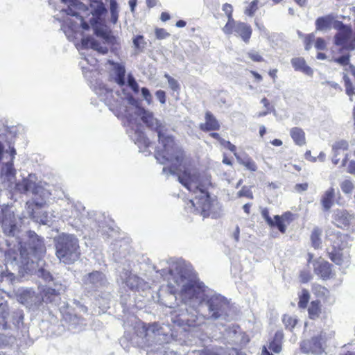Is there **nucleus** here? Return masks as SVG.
<instances>
[{"mask_svg": "<svg viewBox=\"0 0 355 355\" xmlns=\"http://www.w3.org/2000/svg\"><path fill=\"white\" fill-rule=\"evenodd\" d=\"M270 234L273 237H277L279 233L284 234L287 228L285 223H268Z\"/></svg>", "mask_w": 355, "mask_h": 355, "instance_id": "obj_28", "label": "nucleus"}, {"mask_svg": "<svg viewBox=\"0 0 355 355\" xmlns=\"http://www.w3.org/2000/svg\"><path fill=\"white\" fill-rule=\"evenodd\" d=\"M348 146L349 145L347 141L340 140L336 142L332 146V151L333 153H338V150H347L348 148Z\"/></svg>", "mask_w": 355, "mask_h": 355, "instance_id": "obj_38", "label": "nucleus"}, {"mask_svg": "<svg viewBox=\"0 0 355 355\" xmlns=\"http://www.w3.org/2000/svg\"><path fill=\"white\" fill-rule=\"evenodd\" d=\"M14 218L13 211L8 206H0V222H12Z\"/></svg>", "mask_w": 355, "mask_h": 355, "instance_id": "obj_25", "label": "nucleus"}, {"mask_svg": "<svg viewBox=\"0 0 355 355\" xmlns=\"http://www.w3.org/2000/svg\"><path fill=\"white\" fill-rule=\"evenodd\" d=\"M283 338H284L283 332L277 331L275 335L273 341H277V342L282 343Z\"/></svg>", "mask_w": 355, "mask_h": 355, "instance_id": "obj_60", "label": "nucleus"}, {"mask_svg": "<svg viewBox=\"0 0 355 355\" xmlns=\"http://www.w3.org/2000/svg\"><path fill=\"white\" fill-rule=\"evenodd\" d=\"M269 349L273 352L278 354L282 351V343L272 340L269 345Z\"/></svg>", "mask_w": 355, "mask_h": 355, "instance_id": "obj_45", "label": "nucleus"}, {"mask_svg": "<svg viewBox=\"0 0 355 355\" xmlns=\"http://www.w3.org/2000/svg\"><path fill=\"white\" fill-rule=\"evenodd\" d=\"M169 273V286L175 292L179 291L184 304L200 315L186 319L189 327L200 326L204 319H226L229 316L230 305L227 299L213 293L203 283L191 279L184 262L173 263Z\"/></svg>", "mask_w": 355, "mask_h": 355, "instance_id": "obj_2", "label": "nucleus"}, {"mask_svg": "<svg viewBox=\"0 0 355 355\" xmlns=\"http://www.w3.org/2000/svg\"><path fill=\"white\" fill-rule=\"evenodd\" d=\"M347 172L355 175V161L352 160L349 162V164L347 168Z\"/></svg>", "mask_w": 355, "mask_h": 355, "instance_id": "obj_56", "label": "nucleus"}, {"mask_svg": "<svg viewBox=\"0 0 355 355\" xmlns=\"http://www.w3.org/2000/svg\"><path fill=\"white\" fill-rule=\"evenodd\" d=\"M315 47L318 50H324L326 48V43L322 38L318 37L315 43Z\"/></svg>", "mask_w": 355, "mask_h": 355, "instance_id": "obj_54", "label": "nucleus"}, {"mask_svg": "<svg viewBox=\"0 0 355 355\" xmlns=\"http://www.w3.org/2000/svg\"><path fill=\"white\" fill-rule=\"evenodd\" d=\"M300 281L302 283H306L311 279V275L309 271H302L300 275Z\"/></svg>", "mask_w": 355, "mask_h": 355, "instance_id": "obj_52", "label": "nucleus"}, {"mask_svg": "<svg viewBox=\"0 0 355 355\" xmlns=\"http://www.w3.org/2000/svg\"><path fill=\"white\" fill-rule=\"evenodd\" d=\"M261 215L266 222H274L269 214L268 209L264 207H260Z\"/></svg>", "mask_w": 355, "mask_h": 355, "instance_id": "obj_46", "label": "nucleus"}, {"mask_svg": "<svg viewBox=\"0 0 355 355\" xmlns=\"http://www.w3.org/2000/svg\"><path fill=\"white\" fill-rule=\"evenodd\" d=\"M134 46L139 51H142L146 46V42L144 41L142 35H137L133 39Z\"/></svg>", "mask_w": 355, "mask_h": 355, "instance_id": "obj_37", "label": "nucleus"}, {"mask_svg": "<svg viewBox=\"0 0 355 355\" xmlns=\"http://www.w3.org/2000/svg\"><path fill=\"white\" fill-rule=\"evenodd\" d=\"M238 197H245L249 199L253 198V194L250 187L244 186L242 189L237 193Z\"/></svg>", "mask_w": 355, "mask_h": 355, "instance_id": "obj_40", "label": "nucleus"}, {"mask_svg": "<svg viewBox=\"0 0 355 355\" xmlns=\"http://www.w3.org/2000/svg\"><path fill=\"white\" fill-rule=\"evenodd\" d=\"M310 295L307 290L302 289L301 293L299 295V302L298 306L300 308H305L307 305V303L309 300Z\"/></svg>", "mask_w": 355, "mask_h": 355, "instance_id": "obj_34", "label": "nucleus"}, {"mask_svg": "<svg viewBox=\"0 0 355 355\" xmlns=\"http://www.w3.org/2000/svg\"><path fill=\"white\" fill-rule=\"evenodd\" d=\"M297 220L296 216L290 211H287L282 215V220L285 221H293Z\"/></svg>", "mask_w": 355, "mask_h": 355, "instance_id": "obj_49", "label": "nucleus"}, {"mask_svg": "<svg viewBox=\"0 0 355 355\" xmlns=\"http://www.w3.org/2000/svg\"><path fill=\"white\" fill-rule=\"evenodd\" d=\"M105 11V8L102 2L95 1L90 4L89 8H86L83 3L76 1L66 9V12L68 15L76 17L79 23H74L70 19H67L62 24V29L66 36L70 38V31L72 33H76L79 26H81L84 30H88L91 25L95 34L100 37L103 42L101 44L92 37L83 38L80 49H92L102 55H105L108 52L107 45H114L117 42L115 37L111 35L104 29L99 28L101 24V16Z\"/></svg>", "mask_w": 355, "mask_h": 355, "instance_id": "obj_3", "label": "nucleus"}, {"mask_svg": "<svg viewBox=\"0 0 355 355\" xmlns=\"http://www.w3.org/2000/svg\"><path fill=\"white\" fill-rule=\"evenodd\" d=\"M129 6L130 7V10L132 12H135V8L137 6V0H130L129 1Z\"/></svg>", "mask_w": 355, "mask_h": 355, "instance_id": "obj_62", "label": "nucleus"}, {"mask_svg": "<svg viewBox=\"0 0 355 355\" xmlns=\"http://www.w3.org/2000/svg\"><path fill=\"white\" fill-rule=\"evenodd\" d=\"M147 6L149 8H153L157 4V0H146Z\"/></svg>", "mask_w": 355, "mask_h": 355, "instance_id": "obj_63", "label": "nucleus"}, {"mask_svg": "<svg viewBox=\"0 0 355 355\" xmlns=\"http://www.w3.org/2000/svg\"><path fill=\"white\" fill-rule=\"evenodd\" d=\"M345 85L346 87V93L349 96H352L354 94V87L352 82L350 81L349 77L346 75L343 77Z\"/></svg>", "mask_w": 355, "mask_h": 355, "instance_id": "obj_43", "label": "nucleus"}, {"mask_svg": "<svg viewBox=\"0 0 355 355\" xmlns=\"http://www.w3.org/2000/svg\"><path fill=\"white\" fill-rule=\"evenodd\" d=\"M94 91L101 100L106 105H112L111 98L113 96L112 89L107 88L104 85L100 84L98 87H95Z\"/></svg>", "mask_w": 355, "mask_h": 355, "instance_id": "obj_17", "label": "nucleus"}, {"mask_svg": "<svg viewBox=\"0 0 355 355\" xmlns=\"http://www.w3.org/2000/svg\"><path fill=\"white\" fill-rule=\"evenodd\" d=\"M164 77L167 79L169 87L173 91L180 90V84L178 80L166 73Z\"/></svg>", "mask_w": 355, "mask_h": 355, "instance_id": "obj_39", "label": "nucleus"}, {"mask_svg": "<svg viewBox=\"0 0 355 355\" xmlns=\"http://www.w3.org/2000/svg\"><path fill=\"white\" fill-rule=\"evenodd\" d=\"M227 17V21L225 26L223 28V31H227L231 26L234 24L237 21H235L232 17V13L230 14H226Z\"/></svg>", "mask_w": 355, "mask_h": 355, "instance_id": "obj_48", "label": "nucleus"}, {"mask_svg": "<svg viewBox=\"0 0 355 355\" xmlns=\"http://www.w3.org/2000/svg\"><path fill=\"white\" fill-rule=\"evenodd\" d=\"M308 189V184L307 183H303V184H297L295 186V190L297 192H301L307 190Z\"/></svg>", "mask_w": 355, "mask_h": 355, "instance_id": "obj_57", "label": "nucleus"}, {"mask_svg": "<svg viewBox=\"0 0 355 355\" xmlns=\"http://www.w3.org/2000/svg\"><path fill=\"white\" fill-rule=\"evenodd\" d=\"M234 155L236 157L237 161L242 165H243L247 169L251 171H256L257 169V164L255 162L249 157L245 156L244 157H241L239 156L236 153H234Z\"/></svg>", "mask_w": 355, "mask_h": 355, "instance_id": "obj_24", "label": "nucleus"}, {"mask_svg": "<svg viewBox=\"0 0 355 355\" xmlns=\"http://www.w3.org/2000/svg\"><path fill=\"white\" fill-rule=\"evenodd\" d=\"M322 230L319 228H314L311 235V245L315 249H319L322 247Z\"/></svg>", "mask_w": 355, "mask_h": 355, "instance_id": "obj_27", "label": "nucleus"}, {"mask_svg": "<svg viewBox=\"0 0 355 355\" xmlns=\"http://www.w3.org/2000/svg\"><path fill=\"white\" fill-rule=\"evenodd\" d=\"M314 35L313 34H309L306 35L304 39V43H305V49L306 51H309L311 48V43L314 40Z\"/></svg>", "mask_w": 355, "mask_h": 355, "instance_id": "obj_50", "label": "nucleus"}, {"mask_svg": "<svg viewBox=\"0 0 355 355\" xmlns=\"http://www.w3.org/2000/svg\"><path fill=\"white\" fill-rule=\"evenodd\" d=\"M155 96L159 101L162 104H164L166 103V93L163 90H158L155 93Z\"/></svg>", "mask_w": 355, "mask_h": 355, "instance_id": "obj_53", "label": "nucleus"}, {"mask_svg": "<svg viewBox=\"0 0 355 355\" xmlns=\"http://www.w3.org/2000/svg\"><path fill=\"white\" fill-rule=\"evenodd\" d=\"M110 4L111 14L110 20L113 24H116L119 17L118 3L116 0H110Z\"/></svg>", "mask_w": 355, "mask_h": 355, "instance_id": "obj_32", "label": "nucleus"}, {"mask_svg": "<svg viewBox=\"0 0 355 355\" xmlns=\"http://www.w3.org/2000/svg\"><path fill=\"white\" fill-rule=\"evenodd\" d=\"M258 0L252 1L250 4L245 10V14L248 16H253L257 10L258 9Z\"/></svg>", "mask_w": 355, "mask_h": 355, "instance_id": "obj_35", "label": "nucleus"}, {"mask_svg": "<svg viewBox=\"0 0 355 355\" xmlns=\"http://www.w3.org/2000/svg\"><path fill=\"white\" fill-rule=\"evenodd\" d=\"M155 36L158 40H164L170 36V33H168L164 28H157L155 29Z\"/></svg>", "mask_w": 355, "mask_h": 355, "instance_id": "obj_44", "label": "nucleus"}, {"mask_svg": "<svg viewBox=\"0 0 355 355\" xmlns=\"http://www.w3.org/2000/svg\"><path fill=\"white\" fill-rule=\"evenodd\" d=\"M141 94L144 99L146 101L148 105H150L153 102V96L149 91V89L146 87H142L141 89Z\"/></svg>", "mask_w": 355, "mask_h": 355, "instance_id": "obj_42", "label": "nucleus"}, {"mask_svg": "<svg viewBox=\"0 0 355 355\" xmlns=\"http://www.w3.org/2000/svg\"><path fill=\"white\" fill-rule=\"evenodd\" d=\"M334 20L335 17L331 14L318 17L315 21L316 30L319 31L329 30Z\"/></svg>", "mask_w": 355, "mask_h": 355, "instance_id": "obj_16", "label": "nucleus"}, {"mask_svg": "<svg viewBox=\"0 0 355 355\" xmlns=\"http://www.w3.org/2000/svg\"><path fill=\"white\" fill-rule=\"evenodd\" d=\"M120 279L122 282L125 283L131 290H145L148 287V284L143 279L127 270L122 272L120 275Z\"/></svg>", "mask_w": 355, "mask_h": 355, "instance_id": "obj_10", "label": "nucleus"}, {"mask_svg": "<svg viewBox=\"0 0 355 355\" xmlns=\"http://www.w3.org/2000/svg\"><path fill=\"white\" fill-rule=\"evenodd\" d=\"M313 265L314 273L322 279H330L333 277L331 265L324 259L320 258L314 260Z\"/></svg>", "mask_w": 355, "mask_h": 355, "instance_id": "obj_11", "label": "nucleus"}, {"mask_svg": "<svg viewBox=\"0 0 355 355\" xmlns=\"http://www.w3.org/2000/svg\"><path fill=\"white\" fill-rule=\"evenodd\" d=\"M322 85H328L331 87L335 89L336 90H340L341 91V88L339 86V85L335 82L333 81H325L322 83Z\"/></svg>", "mask_w": 355, "mask_h": 355, "instance_id": "obj_58", "label": "nucleus"}, {"mask_svg": "<svg viewBox=\"0 0 355 355\" xmlns=\"http://www.w3.org/2000/svg\"><path fill=\"white\" fill-rule=\"evenodd\" d=\"M291 64L296 71H300L306 75L313 74L312 69L306 64V62L302 58H295L291 60Z\"/></svg>", "mask_w": 355, "mask_h": 355, "instance_id": "obj_20", "label": "nucleus"}, {"mask_svg": "<svg viewBox=\"0 0 355 355\" xmlns=\"http://www.w3.org/2000/svg\"><path fill=\"white\" fill-rule=\"evenodd\" d=\"M339 228L334 223L327 230L325 243L331 260L336 264L346 268L349 267L351 262L350 240L347 234L340 232Z\"/></svg>", "mask_w": 355, "mask_h": 355, "instance_id": "obj_5", "label": "nucleus"}, {"mask_svg": "<svg viewBox=\"0 0 355 355\" xmlns=\"http://www.w3.org/2000/svg\"><path fill=\"white\" fill-rule=\"evenodd\" d=\"M128 85L135 93L137 94L139 92V86L130 73L128 75Z\"/></svg>", "mask_w": 355, "mask_h": 355, "instance_id": "obj_36", "label": "nucleus"}, {"mask_svg": "<svg viewBox=\"0 0 355 355\" xmlns=\"http://www.w3.org/2000/svg\"><path fill=\"white\" fill-rule=\"evenodd\" d=\"M250 73L253 75V76L258 80H262V76L254 71H251Z\"/></svg>", "mask_w": 355, "mask_h": 355, "instance_id": "obj_64", "label": "nucleus"}, {"mask_svg": "<svg viewBox=\"0 0 355 355\" xmlns=\"http://www.w3.org/2000/svg\"><path fill=\"white\" fill-rule=\"evenodd\" d=\"M37 177L34 174H29L26 178H23L21 182L15 183V178L12 180V187H8L9 182L4 181L5 187L10 189H15L21 193L31 192L33 194L39 193L40 187L37 184Z\"/></svg>", "mask_w": 355, "mask_h": 355, "instance_id": "obj_8", "label": "nucleus"}, {"mask_svg": "<svg viewBox=\"0 0 355 355\" xmlns=\"http://www.w3.org/2000/svg\"><path fill=\"white\" fill-rule=\"evenodd\" d=\"M27 237L28 240L24 245L20 243L19 257H15L14 259L18 263L19 267L26 272L35 271L39 277L49 283L53 280L50 272L42 267L36 270L42 264L40 257L46 251L44 242L37 234L32 231L27 232Z\"/></svg>", "mask_w": 355, "mask_h": 355, "instance_id": "obj_4", "label": "nucleus"}, {"mask_svg": "<svg viewBox=\"0 0 355 355\" xmlns=\"http://www.w3.org/2000/svg\"><path fill=\"white\" fill-rule=\"evenodd\" d=\"M312 292L318 297H326L329 294V291L319 284L313 285Z\"/></svg>", "mask_w": 355, "mask_h": 355, "instance_id": "obj_33", "label": "nucleus"}, {"mask_svg": "<svg viewBox=\"0 0 355 355\" xmlns=\"http://www.w3.org/2000/svg\"><path fill=\"white\" fill-rule=\"evenodd\" d=\"M252 32V28L249 24L238 21L223 33L226 35L234 34L240 37L244 42L248 43L251 37Z\"/></svg>", "mask_w": 355, "mask_h": 355, "instance_id": "obj_9", "label": "nucleus"}, {"mask_svg": "<svg viewBox=\"0 0 355 355\" xmlns=\"http://www.w3.org/2000/svg\"><path fill=\"white\" fill-rule=\"evenodd\" d=\"M223 11H224L225 14L232 13V12H233L232 6L231 4H229V3H225L223 6Z\"/></svg>", "mask_w": 355, "mask_h": 355, "instance_id": "obj_59", "label": "nucleus"}, {"mask_svg": "<svg viewBox=\"0 0 355 355\" xmlns=\"http://www.w3.org/2000/svg\"><path fill=\"white\" fill-rule=\"evenodd\" d=\"M45 204V202L42 200L40 202L35 201L33 202H27L26 204V210L28 214V216H24V218H30V219H35L36 216H35V207L37 208L42 207Z\"/></svg>", "mask_w": 355, "mask_h": 355, "instance_id": "obj_22", "label": "nucleus"}, {"mask_svg": "<svg viewBox=\"0 0 355 355\" xmlns=\"http://www.w3.org/2000/svg\"><path fill=\"white\" fill-rule=\"evenodd\" d=\"M200 127L203 131H210L218 130L220 125L213 114L209 112H207L205 114V123L200 124Z\"/></svg>", "mask_w": 355, "mask_h": 355, "instance_id": "obj_18", "label": "nucleus"}, {"mask_svg": "<svg viewBox=\"0 0 355 355\" xmlns=\"http://www.w3.org/2000/svg\"><path fill=\"white\" fill-rule=\"evenodd\" d=\"M64 291V286L60 284H54L53 288L49 286L42 291V300L46 302H53L58 298L60 293Z\"/></svg>", "mask_w": 355, "mask_h": 355, "instance_id": "obj_14", "label": "nucleus"}, {"mask_svg": "<svg viewBox=\"0 0 355 355\" xmlns=\"http://www.w3.org/2000/svg\"><path fill=\"white\" fill-rule=\"evenodd\" d=\"M83 281L84 284L91 289L100 288L106 284L105 275L98 271L88 274Z\"/></svg>", "mask_w": 355, "mask_h": 355, "instance_id": "obj_13", "label": "nucleus"}, {"mask_svg": "<svg viewBox=\"0 0 355 355\" xmlns=\"http://www.w3.org/2000/svg\"><path fill=\"white\" fill-rule=\"evenodd\" d=\"M125 101H127V103L130 105H132L134 107V113H135V115L136 116L137 114V109L138 107H141L140 105H139V102L137 99L135 98L132 95H128L127 96V97L125 98Z\"/></svg>", "mask_w": 355, "mask_h": 355, "instance_id": "obj_41", "label": "nucleus"}, {"mask_svg": "<svg viewBox=\"0 0 355 355\" xmlns=\"http://www.w3.org/2000/svg\"><path fill=\"white\" fill-rule=\"evenodd\" d=\"M335 219L343 222H349L355 220V214L349 213L345 209H336L335 211Z\"/></svg>", "mask_w": 355, "mask_h": 355, "instance_id": "obj_23", "label": "nucleus"}, {"mask_svg": "<svg viewBox=\"0 0 355 355\" xmlns=\"http://www.w3.org/2000/svg\"><path fill=\"white\" fill-rule=\"evenodd\" d=\"M55 248L58 258L64 263H72L79 257L78 241L73 235H60L56 239Z\"/></svg>", "mask_w": 355, "mask_h": 355, "instance_id": "obj_6", "label": "nucleus"}, {"mask_svg": "<svg viewBox=\"0 0 355 355\" xmlns=\"http://www.w3.org/2000/svg\"><path fill=\"white\" fill-rule=\"evenodd\" d=\"M170 18H171L170 15L168 12H162L161 16H160V19L162 21H166L169 20Z\"/></svg>", "mask_w": 355, "mask_h": 355, "instance_id": "obj_61", "label": "nucleus"}, {"mask_svg": "<svg viewBox=\"0 0 355 355\" xmlns=\"http://www.w3.org/2000/svg\"><path fill=\"white\" fill-rule=\"evenodd\" d=\"M109 63L112 66V72L114 76L115 82L120 86L125 85V66L121 63L114 62L109 60Z\"/></svg>", "mask_w": 355, "mask_h": 355, "instance_id": "obj_15", "label": "nucleus"}, {"mask_svg": "<svg viewBox=\"0 0 355 355\" xmlns=\"http://www.w3.org/2000/svg\"><path fill=\"white\" fill-rule=\"evenodd\" d=\"M4 234L10 236H18L19 232L17 223H1Z\"/></svg>", "mask_w": 355, "mask_h": 355, "instance_id": "obj_26", "label": "nucleus"}, {"mask_svg": "<svg viewBox=\"0 0 355 355\" xmlns=\"http://www.w3.org/2000/svg\"><path fill=\"white\" fill-rule=\"evenodd\" d=\"M41 300L42 298L31 289L23 290L18 295V301L30 308L38 306L41 303Z\"/></svg>", "mask_w": 355, "mask_h": 355, "instance_id": "obj_12", "label": "nucleus"}, {"mask_svg": "<svg viewBox=\"0 0 355 355\" xmlns=\"http://www.w3.org/2000/svg\"><path fill=\"white\" fill-rule=\"evenodd\" d=\"M118 116L121 115L126 121L124 124L128 126L127 133L131 139L137 144L140 152H146L150 143L145 134L141 130L138 124L139 118L147 127L155 130L158 134L159 144L155 151V157L161 164H171V167H164V173L176 174L179 182L189 191L194 193L199 192L200 198L195 202L190 200L187 205V209L191 212H198L200 204L207 201L209 194L206 186L209 180H202L198 171L192 166L191 159L188 157L182 148L175 142L172 136L166 132L165 127L154 117L153 112L144 107L137 109L136 117L130 113L126 106H120Z\"/></svg>", "mask_w": 355, "mask_h": 355, "instance_id": "obj_1", "label": "nucleus"}, {"mask_svg": "<svg viewBox=\"0 0 355 355\" xmlns=\"http://www.w3.org/2000/svg\"><path fill=\"white\" fill-rule=\"evenodd\" d=\"M282 322L286 329L292 331L297 322V319L295 316L285 314L282 317Z\"/></svg>", "mask_w": 355, "mask_h": 355, "instance_id": "obj_31", "label": "nucleus"}, {"mask_svg": "<svg viewBox=\"0 0 355 355\" xmlns=\"http://www.w3.org/2000/svg\"><path fill=\"white\" fill-rule=\"evenodd\" d=\"M309 316L311 319H315L320 314V306L319 301L311 302L308 309Z\"/></svg>", "mask_w": 355, "mask_h": 355, "instance_id": "obj_30", "label": "nucleus"}, {"mask_svg": "<svg viewBox=\"0 0 355 355\" xmlns=\"http://www.w3.org/2000/svg\"><path fill=\"white\" fill-rule=\"evenodd\" d=\"M290 135L296 145L302 146L306 144L305 133L302 128H292L290 130Z\"/></svg>", "mask_w": 355, "mask_h": 355, "instance_id": "obj_21", "label": "nucleus"}, {"mask_svg": "<svg viewBox=\"0 0 355 355\" xmlns=\"http://www.w3.org/2000/svg\"><path fill=\"white\" fill-rule=\"evenodd\" d=\"M335 190L333 187L327 189L321 198V204L324 211H328L334 205Z\"/></svg>", "mask_w": 355, "mask_h": 355, "instance_id": "obj_19", "label": "nucleus"}, {"mask_svg": "<svg viewBox=\"0 0 355 355\" xmlns=\"http://www.w3.org/2000/svg\"><path fill=\"white\" fill-rule=\"evenodd\" d=\"M206 355H225L222 348L208 349L205 351Z\"/></svg>", "mask_w": 355, "mask_h": 355, "instance_id": "obj_47", "label": "nucleus"}, {"mask_svg": "<svg viewBox=\"0 0 355 355\" xmlns=\"http://www.w3.org/2000/svg\"><path fill=\"white\" fill-rule=\"evenodd\" d=\"M248 56L254 62H261L263 60V58L257 52H249Z\"/></svg>", "mask_w": 355, "mask_h": 355, "instance_id": "obj_55", "label": "nucleus"}, {"mask_svg": "<svg viewBox=\"0 0 355 355\" xmlns=\"http://www.w3.org/2000/svg\"><path fill=\"white\" fill-rule=\"evenodd\" d=\"M334 336V332L327 334L322 331L318 336L311 340H304L301 344V349L304 353L321 354L324 352L323 345L328 339Z\"/></svg>", "mask_w": 355, "mask_h": 355, "instance_id": "obj_7", "label": "nucleus"}, {"mask_svg": "<svg viewBox=\"0 0 355 355\" xmlns=\"http://www.w3.org/2000/svg\"><path fill=\"white\" fill-rule=\"evenodd\" d=\"M335 61L343 66H347L349 64V55H343L336 59Z\"/></svg>", "mask_w": 355, "mask_h": 355, "instance_id": "obj_51", "label": "nucleus"}, {"mask_svg": "<svg viewBox=\"0 0 355 355\" xmlns=\"http://www.w3.org/2000/svg\"><path fill=\"white\" fill-rule=\"evenodd\" d=\"M340 187L341 191L345 195H352L355 189L354 183L349 178L343 180L340 183Z\"/></svg>", "mask_w": 355, "mask_h": 355, "instance_id": "obj_29", "label": "nucleus"}]
</instances>
